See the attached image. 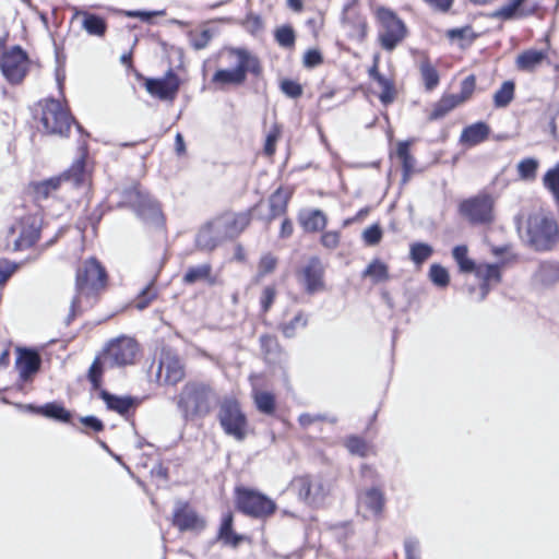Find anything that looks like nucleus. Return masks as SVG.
<instances>
[{
	"label": "nucleus",
	"instance_id": "54",
	"mask_svg": "<svg viewBox=\"0 0 559 559\" xmlns=\"http://www.w3.org/2000/svg\"><path fill=\"white\" fill-rule=\"evenodd\" d=\"M307 324V319L302 313H298L289 323L283 326V334L286 337H293L295 335L296 328H304Z\"/></svg>",
	"mask_w": 559,
	"mask_h": 559
},
{
	"label": "nucleus",
	"instance_id": "6",
	"mask_svg": "<svg viewBox=\"0 0 559 559\" xmlns=\"http://www.w3.org/2000/svg\"><path fill=\"white\" fill-rule=\"evenodd\" d=\"M43 219L37 214L23 216L10 226L5 236V249L21 251L32 247L39 238Z\"/></svg>",
	"mask_w": 559,
	"mask_h": 559
},
{
	"label": "nucleus",
	"instance_id": "61",
	"mask_svg": "<svg viewBox=\"0 0 559 559\" xmlns=\"http://www.w3.org/2000/svg\"><path fill=\"white\" fill-rule=\"evenodd\" d=\"M321 242L329 249H335L340 242V234L337 231H326L322 235Z\"/></svg>",
	"mask_w": 559,
	"mask_h": 559
},
{
	"label": "nucleus",
	"instance_id": "59",
	"mask_svg": "<svg viewBox=\"0 0 559 559\" xmlns=\"http://www.w3.org/2000/svg\"><path fill=\"white\" fill-rule=\"evenodd\" d=\"M16 265L7 260L0 261V285L5 283L9 277L15 272Z\"/></svg>",
	"mask_w": 559,
	"mask_h": 559
},
{
	"label": "nucleus",
	"instance_id": "17",
	"mask_svg": "<svg viewBox=\"0 0 559 559\" xmlns=\"http://www.w3.org/2000/svg\"><path fill=\"white\" fill-rule=\"evenodd\" d=\"M180 86V80L171 70L162 79H148L145 82L146 91L162 100H174Z\"/></svg>",
	"mask_w": 559,
	"mask_h": 559
},
{
	"label": "nucleus",
	"instance_id": "50",
	"mask_svg": "<svg viewBox=\"0 0 559 559\" xmlns=\"http://www.w3.org/2000/svg\"><path fill=\"white\" fill-rule=\"evenodd\" d=\"M382 239V229L378 224L366 228L362 233V240L368 246H376Z\"/></svg>",
	"mask_w": 559,
	"mask_h": 559
},
{
	"label": "nucleus",
	"instance_id": "27",
	"mask_svg": "<svg viewBox=\"0 0 559 559\" xmlns=\"http://www.w3.org/2000/svg\"><path fill=\"white\" fill-rule=\"evenodd\" d=\"M526 0H510L509 3L499 8L493 16L503 20L525 17L534 12V9L526 10L523 4Z\"/></svg>",
	"mask_w": 559,
	"mask_h": 559
},
{
	"label": "nucleus",
	"instance_id": "18",
	"mask_svg": "<svg viewBox=\"0 0 559 559\" xmlns=\"http://www.w3.org/2000/svg\"><path fill=\"white\" fill-rule=\"evenodd\" d=\"M173 524L180 531H201L205 527V521L183 501L175 503Z\"/></svg>",
	"mask_w": 559,
	"mask_h": 559
},
{
	"label": "nucleus",
	"instance_id": "37",
	"mask_svg": "<svg viewBox=\"0 0 559 559\" xmlns=\"http://www.w3.org/2000/svg\"><path fill=\"white\" fill-rule=\"evenodd\" d=\"M543 186L551 193L554 201L559 204V163L545 173Z\"/></svg>",
	"mask_w": 559,
	"mask_h": 559
},
{
	"label": "nucleus",
	"instance_id": "28",
	"mask_svg": "<svg viewBox=\"0 0 559 559\" xmlns=\"http://www.w3.org/2000/svg\"><path fill=\"white\" fill-rule=\"evenodd\" d=\"M100 395L107 407L120 415H126L130 412V409L135 407V400L132 397L117 396L106 391H103Z\"/></svg>",
	"mask_w": 559,
	"mask_h": 559
},
{
	"label": "nucleus",
	"instance_id": "33",
	"mask_svg": "<svg viewBox=\"0 0 559 559\" xmlns=\"http://www.w3.org/2000/svg\"><path fill=\"white\" fill-rule=\"evenodd\" d=\"M292 487L298 492L301 500L309 503L317 501L318 492L312 490V481L309 476L294 478Z\"/></svg>",
	"mask_w": 559,
	"mask_h": 559
},
{
	"label": "nucleus",
	"instance_id": "21",
	"mask_svg": "<svg viewBox=\"0 0 559 559\" xmlns=\"http://www.w3.org/2000/svg\"><path fill=\"white\" fill-rule=\"evenodd\" d=\"M474 274L481 282L480 300L485 299L490 290V286L498 284L501 280L500 266L498 264L479 263Z\"/></svg>",
	"mask_w": 559,
	"mask_h": 559
},
{
	"label": "nucleus",
	"instance_id": "56",
	"mask_svg": "<svg viewBox=\"0 0 559 559\" xmlns=\"http://www.w3.org/2000/svg\"><path fill=\"white\" fill-rule=\"evenodd\" d=\"M276 296V289L273 286H266L261 295L260 302L262 310L266 312L271 306L273 305V301Z\"/></svg>",
	"mask_w": 559,
	"mask_h": 559
},
{
	"label": "nucleus",
	"instance_id": "24",
	"mask_svg": "<svg viewBox=\"0 0 559 559\" xmlns=\"http://www.w3.org/2000/svg\"><path fill=\"white\" fill-rule=\"evenodd\" d=\"M223 241V237L216 236V228L209 222L203 225L195 237V245L201 250H213Z\"/></svg>",
	"mask_w": 559,
	"mask_h": 559
},
{
	"label": "nucleus",
	"instance_id": "23",
	"mask_svg": "<svg viewBox=\"0 0 559 559\" xmlns=\"http://www.w3.org/2000/svg\"><path fill=\"white\" fill-rule=\"evenodd\" d=\"M490 129L485 122H476L463 129L460 142L466 146H475L484 142L489 135Z\"/></svg>",
	"mask_w": 559,
	"mask_h": 559
},
{
	"label": "nucleus",
	"instance_id": "52",
	"mask_svg": "<svg viewBox=\"0 0 559 559\" xmlns=\"http://www.w3.org/2000/svg\"><path fill=\"white\" fill-rule=\"evenodd\" d=\"M281 136V128L277 124H274L269 131L265 140L264 152L266 155L271 156L274 154L276 148V142Z\"/></svg>",
	"mask_w": 559,
	"mask_h": 559
},
{
	"label": "nucleus",
	"instance_id": "16",
	"mask_svg": "<svg viewBox=\"0 0 559 559\" xmlns=\"http://www.w3.org/2000/svg\"><path fill=\"white\" fill-rule=\"evenodd\" d=\"M211 223L216 228V236L224 240L233 239L239 236L250 223L248 213L227 212L215 217Z\"/></svg>",
	"mask_w": 559,
	"mask_h": 559
},
{
	"label": "nucleus",
	"instance_id": "42",
	"mask_svg": "<svg viewBox=\"0 0 559 559\" xmlns=\"http://www.w3.org/2000/svg\"><path fill=\"white\" fill-rule=\"evenodd\" d=\"M39 413L48 418H52L59 421H69L71 414L58 403H48L39 408Z\"/></svg>",
	"mask_w": 559,
	"mask_h": 559
},
{
	"label": "nucleus",
	"instance_id": "30",
	"mask_svg": "<svg viewBox=\"0 0 559 559\" xmlns=\"http://www.w3.org/2000/svg\"><path fill=\"white\" fill-rule=\"evenodd\" d=\"M299 221L307 231H318L323 229L326 225V216L320 210H311L300 213Z\"/></svg>",
	"mask_w": 559,
	"mask_h": 559
},
{
	"label": "nucleus",
	"instance_id": "63",
	"mask_svg": "<svg viewBox=\"0 0 559 559\" xmlns=\"http://www.w3.org/2000/svg\"><path fill=\"white\" fill-rule=\"evenodd\" d=\"M81 423L84 426H86L88 428H92L95 431H100L104 428L103 423L98 418H96L95 416L82 417L81 418Z\"/></svg>",
	"mask_w": 559,
	"mask_h": 559
},
{
	"label": "nucleus",
	"instance_id": "10",
	"mask_svg": "<svg viewBox=\"0 0 559 559\" xmlns=\"http://www.w3.org/2000/svg\"><path fill=\"white\" fill-rule=\"evenodd\" d=\"M0 69L9 83L20 84L29 69L26 52L20 46L7 49L0 57Z\"/></svg>",
	"mask_w": 559,
	"mask_h": 559
},
{
	"label": "nucleus",
	"instance_id": "29",
	"mask_svg": "<svg viewBox=\"0 0 559 559\" xmlns=\"http://www.w3.org/2000/svg\"><path fill=\"white\" fill-rule=\"evenodd\" d=\"M384 504L382 492L377 488L366 490L359 496V507L366 508L370 513L378 514Z\"/></svg>",
	"mask_w": 559,
	"mask_h": 559
},
{
	"label": "nucleus",
	"instance_id": "58",
	"mask_svg": "<svg viewBox=\"0 0 559 559\" xmlns=\"http://www.w3.org/2000/svg\"><path fill=\"white\" fill-rule=\"evenodd\" d=\"M282 91L289 97L296 98L299 97L302 93L301 86L290 80H285L281 83Z\"/></svg>",
	"mask_w": 559,
	"mask_h": 559
},
{
	"label": "nucleus",
	"instance_id": "57",
	"mask_svg": "<svg viewBox=\"0 0 559 559\" xmlns=\"http://www.w3.org/2000/svg\"><path fill=\"white\" fill-rule=\"evenodd\" d=\"M406 559H420L419 542L415 538H407L404 543Z\"/></svg>",
	"mask_w": 559,
	"mask_h": 559
},
{
	"label": "nucleus",
	"instance_id": "3",
	"mask_svg": "<svg viewBox=\"0 0 559 559\" xmlns=\"http://www.w3.org/2000/svg\"><path fill=\"white\" fill-rule=\"evenodd\" d=\"M227 56L231 67L218 69L212 78V83L218 88H224L227 85L238 86L243 84L248 72L255 75L261 73L259 59L248 50L230 48L227 50Z\"/></svg>",
	"mask_w": 559,
	"mask_h": 559
},
{
	"label": "nucleus",
	"instance_id": "35",
	"mask_svg": "<svg viewBox=\"0 0 559 559\" xmlns=\"http://www.w3.org/2000/svg\"><path fill=\"white\" fill-rule=\"evenodd\" d=\"M468 249L466 246H456L453 248L452 255L459 265V269L463 273H474L477 267V263L468 258Z\"/></svg>",
	"mask_w": 559,
	"mask_h": 559
},
{
	"label": "nucleus",
	"instance_id": "44",
	"mask_svg": "<svg viewBox=\"0 0 559 559\" xmlns=\"http://www.w3.org/2000/svg\"><path fill=\"white\" fill-rule=\"evenodd\" d=\"M514 96V84L510 81L504 82L495 93L493 102L496 107H506Z\"/></svg>",
	"mask_w": 559,
	"mask_h": 559
},
{
	"label": "nucleus",
	"instance_id": "32",
	"mask_svg": "<svg viewBox=\"0 0 559 559\" xmlns=\"http://www.w3.org/2000/svg\"><path fill=\"white\" fill-rule=\"evenodd\" d=\"M191 47L201 50L207 47L214 36L212 28L201 25L198 29H191L187 33Z\"/></svg>",
	"mask_w": 559,
	"mask_h": 559
},
{
	"label": "nucleus",
	"instance_id": "51",
	"mask_svg": "<svg viewBox=\"0 0 559 559\" xmlns=\"http://www.w3.org/2000/svg\"><path fill=\"white\" fill-rule=\"evenodd\" d=\"M277 264V259L271 253L264 254L259 262V270L257 277H263L266 274L272 273Z\"/></svg>",
	"mask_w": 559,
	"mask_h": 559
},
{
	"label": "nucleus",
	"instance_id": "4",
	"mask_svg": "<svg viewBox=\"0 0 559 559\" xmlns=\"http://www.w3.org/2000/svg\"><path fill=\"white\" fill-rule=\"evenodd\" d=\"M216 395L206 384L188 382L181 389L176 403L186 421L207 416L215 403Z\"/></svg>",
	"mask_w": 559,
	"mask_h": 559
},
{
	"label": "nucleus",
	"instance_id": "13",
	"mask_svg": "<svg viewBox=\"0 0 559 559\" xmlns=\"http://www.w3.org/2000/svg\"><path fill=\"white\" fill-rule=\"evenodd\" d=\"M88 175L85 169L84 157H80L73 163L71 168L58 178H51L44 182H40L36 187V193L47 198L51 191L57 190L62 181H69L73 186H82L87 182Z\"/></svg>",
	"mask_w": 559,
	"mask_h": 559
},
{
	"label": "nucleus",
	"instance_id": "36",
	"mask_svg": "<svg viewBox=\"0 0 559 559\" xmlns=\"http://www.w3.org/2000/svg\"><path fill=\"white\" fill-rule=\"evenodd\" d=\"M364 277H369L373 283L389 280V267L382 261L374 259L362 272Z\"/></svg>",
	"mask_w": 559,
	"mask_h": 559
},
{
	"label": "nucleus",
	"instance_id": "31",
	"mask_svg": "<svg viewBox=\"0 0 559 559\" xmlns=\"http://www.w3.org/2000/svg\"><path fill=\"white\" fill-rule=\"evenodd\" d=\"M349 21H355V23H353L352 28L349 31V36L355 39L362 40L367 35L366 19L364 16H360L353 10L346 9L345 15L343 17V22L345 25H348Z\"/></svg>",
	"mask_w": 559,
	"mask_h": 559
},
{
	"label": "nucleus",
	"instance_id": "38",
	"mask_svg": "<svg viewBox=\"0 0 559 559\" xmlns=\"http://www.w3.org/2000/svg\"><path fill=\"white\" fill-rule=\"evenodd\" d=\"M539 160L534 157H527L520 160L516 165L520 179L533 181L536 178Z\"/></svg>",
	"mask_w": 559,
	"mask_h": 559
},
{
	"label": "nucleus",
	"instance_id": "53",
	"mask_svg": "<svg viewBox=\"0 0 559 559\" xmlns=\"http://www.w3.org/2000/svg\"><path fill=\"white\" fill-rule=\"evenodd\" d=\"M474 90H475V78H474V75H469L462 81L461 92H460V94L454 95V97L460 99V104H462L471 97Z\"/></svg>",
	"mask_w": 559,
	"mask_h": 559
},
{
	"label": "nucleus",
	"instance_id": "43",
	"mask_svg": "<svg viewBox=\"0 0 559 559\" xmlns=\"http://www.w3.org/2000/svg\"><path fill=\"white\" fill-rule=\"evenodd\" d=\"M211 271L212 267L207 263L189 267L183 276V282L187 284H193L199 281L207 280Z\"/></svg>",
	"mask_w": 559,
	"mask_h": 559
},
{
	"label": "nucleus",
	"instance_id": "11",
	"mask_svg": "<svg viewBox=\"0 0 559 559\" xmlns=\"http://www.w3.org/2000/svg\"><path fill=\"white\" fill-rule=\"evenodd\" d=\"M218 419L225 433L237 440L246 436L247 419L239 404L233 399H225L219 407Z\"/></svg>",
	"mask_w": 559,
	"mask_h": 559
},
{
	"label": "nucleus",
	"instance_id": "12",
	"mask_svg": "<svg viewBox=\"0 0 559 559\" xmlns=\"http://www.w3.org/2000/svg\"><path fill=\"white\" fill-rule=\"evenodd\" d=\"M41 122L47 132L64 135L70 129L71 117L60 102L48 99L43 108Z\"/></svg>",
	"mask_w": 559,
	"mask_h": 559
},
{
	"label": "nucleus",
	"instance_id": "2",
	"mask_svg": "<svg viewBox=\"0 0 559 559\" xmlns=\"http://www.w3.org/2000/svg\"><path fill=\"white\" fill-rule=\"evenodd\" d=\"M139 347L136 342L127 336L111 341L102 357H97L88 371V379L94 388L100 385L104 369L134 364Z\"/></svg>",
	"mask_w": 559,
	"mask_h": 559
},
{
	"label": "nucleus",
	"instance_id": "41",
	"mask_svg": "<svg viewBox=\"0 0 559 559\" xmlns=\"http://www.w3.org/2000/svg\"><path fill=\"white\" fill-rule=\"evenodd\" d=\"M421 79L427 91H432L439 84V73L428 61L424 60L419 67Z\"/></svg>",
	"mask_w": 559,
	"mask_h": 559
},
{
	"label": "nucleus",
	"instance_id": "48",
	"mask_svg": "<svg viewBox=\"0 0 559 559\" xmlns=\"http://www.w3.org/2000/svg\"><path fill=\"white\" fill-rule=\"evenodd\" d=\"M346 448L352 454L366 456L370 452V447L358 437H350L346 442Z\"/></svg>",
	"mask_w": 559,
	"mask_h": 559
},
{
	"label": "nucleus",
	"instance_id": "47",
	"mask_svg": "<svg viewBox=\"0 0 559 559\" xmlns=\"http://www.w3.org/2000/svg\"><path fill=\"white\" fill-rule=\"evenodd\" d=\"M429 277L431 282L439 287H445L449 284V273L439 264H432L430 266Z\"/></svg>",
	"mask_w": 559,
	"mask_h": 559
},
{
	"label": "nucleus",
	"instance_id": "40",
	"mask_svg": "<svg viewBox=\"0 0 559 559\" xmlns=\"http://www.w3.org/2000/svg\"><path fill=\"white\" fill-rule=\"evenodd\" d=\"M433 253L430 245L425 242H413L409 246V258L416 265H421Z\"/></svg>",
	"mask_w": 559,
	"mask_h": 559
},
{
	"label": "nucleus",
	"instance_id": "45",
	"mask_svg": "<svg viewBox=\"0 0 559 559\" xmlns=\"http://www.w3.org/2000/svg\"><path fill=\"white\" fill-rule=\"evenodd\" d=\"M254 402L258 409L264 414H272L275 408V400L273 394L265 391L254 392Z\"/></svg>",
	"mask_w": 559,
	"mask_h": 559
},
{
	"label": "nucleus",
	"instance_id": "55",
	"mask_svg": "<svg viewBox=\"0 0 559 559\" xmlns=\"http://www.w3.org/2000/svg\"><path fill=\"white\" fill-rule=\"evenodd\" d=\"M152 283L142 290L141 295L138 297L135 302V307L140 310L146 308L148 304L156 297V293L152 288Z\"/></svg>",
	"mask_w": 559,
	"mask_h": 559
},
{
	"label": "nucleus",
	"instance_id": "9",
	"mask_svg": "<svg viewBox=\"0 0 559 559\" xmlns=\"http://www.w3.org/2000/svg\"><path fill=\"white\" fill-rule=\"evenodd\" d=\"M237 506L245 514L259 519L270 516L276 510L271 498L247 488L237 490Z\"/></svg>",
	"mask_w": 559,
	"mask_h": 559
},
{
	"label": "nucleus",
	"instance_id": "49",
	"mask_svg": "<svg viewBox=\"0 0 559 559\" xmlns=\"http://www.w3.org/2000/svg\"><path fill=\"white\" fill-rule=\"evenodd\" d=\"M260 344L263 353L269 359L275 358L278 353L280 346L277 340L271 335H262L260 337Z\"/></svg>",
	"mask_w": 559,
	"mask_h": 559
},
{
	"label": "nucleus",
	"instance_id": "39",
	"mask_svg": "<svg viewBox=\"0 0 559 559\" xmlns=\"http://www.w3.org/2000/svg\"><path fill=\"white\" fill-rule=\"evenodd\" d=\"M459 105L460 99L454 97V95L444 96L435 105L429 118L431 120L440 119Z\"/></svg>",
	"mask_w": 559,
	"mask_h": 559
},
{
	"label": "nucleus",
	"instance_id": "22",
	"mask_svg": "<svg viewBox=\"0 0 559 559\" xmlns=\"http://www.w3.org/2000/svg\"><path fill=\"white\" fill-rule=\"evenodd\" d=\"M82 17V28L91 36L103 37L107 29L106 21L93 13L74 10V17Z\"/></svg>",
	"mask_w": 559,
	"mask_h": 559
},
{
	"label": "nucleus",
	"instance_id": "62",
	"mask_svg": "<svg viewBox=\"0 0 559 559\" xmlns=\"http://www.w3.org/2000/svg\"><path fill=\"white\" fill-rule=\"evenodd\" d=\"M379 98H380L381 103L384 105L392 103L395 98L394 85L391 84L389 86H384V88H382L379 94Z\"/></svg>",
	"mask_w": 559,
	"mask_h": 559
},
{
	"label": "nucleus",
	"instance_id": "26",
	"mask_svg": "<svg viewBox=\"0 0 559 559\" xmlns=\"http://www.w3.org/2000/svg\"><path fill=\"white\" fill-rule=\"evenodd\" d=\"M546 58V50L528 49L518 56L516 66L522 71H534Z\"/></svg>",
	"mask_w": 559,
	"mask_h": 559
},
{
	"label": "nucleus",
	"instance_id": "60",
	"mask_svg": "<svg viewBox=\"0 0 559 559\" xmlns=\"http://www.w3.org/2000/svg\"><path fill=\"white\" fill-rule=\"evenodd\" d=\"M322 62V56L320 51L316 49L308 50L304 56V64L308 68H313Z\"/></svg>",
	"mask_w": 559,
	"mask_h": 559
},
{
	"label": "nucleus",
	"instance_id": "15",
	"mask_svg": "<svg viewBox=\"0 0 559 559\" xmlns=\"http://www.w3.org/2000/svg\"><path fill=\"white\" fill-rule=\"evenodd\" d=\"M495 200L489 194H479L461 204L462 213L476 224L490 223L493 219Z\"/></svg>",
	"mask_w": 559,
	"mask_h": 559
},
{
	"label": "nucleus",
	"instance_id": "1",
	"mask_svg": "<svg viewBox=\"0 0 559 559\" xmlns=\"http://www.w3.org/2000/svg\"><path fill=\"white\" fill-rule=\"evenodd\" d=\"M107 274L100 263L91 258L84 261L76 270L75 295L72 298L70 314L67 323L93 306L97 295L105 288Z\"/></svg>",
	"mask_w": 559,
	"mask_h": 559
},
{
	"label": "nucleus",
	"instance_id": "20",
	"mask_svg": "<svg viewBox=\"0 0 559 559\" xmlns=\"http://www.w3.org/2000/svg\"><path fill=\"white\" fill-rule=\"evenodd\" d=\"M41 359L35 350L17 348L15 368L23 381H28L39 370Z\"/></svg>",
	"mask_w": 559,
	"mask_h": 559
},
{
	"label": "nucleus",
	"instance_id": "14",
	"mask_svg": "<svg viewBox=\"0 0 559 559\" xmlns=\"http://www.w3.org/2000/svg\"><path fill=\"white\" fill-rule=\"evenodd\" d=\"M298 282L309 295L325 290L324 266L319 258H311L297 273Z\"/></svg>",
	"mask_w": 559,
	"mask_h": 559
},
{
	"label": "nucleus",
	"instance_id": "34",
	"mask_svg": "<svg viewBox=\"0 0 559 559\" xmlns=\"http://www.w3.org/2000/svg\"><path fill=\"white\" fill-rule=\"evenodd\" d=\"M218 538L225 545H229L233 547H236L242 539L241 535H238L233 531V515L230 513L225 514L223 518L219 527Z\"/></svg>",
	"mask_w": 559,
	"mask_h": 559
},
{
	"label": "nucleus",
	"instance_id": "19",
	"mask_svg": "<svg viewBox=\"0 0 559 559\" xmlns=\"http://www.w3.org/2000/svg\"><path fill=\"white\" fill-rule=\"evenodd\" d=\"M185 377L180 358L171 350L164 349L159 360L158 378L168 384H177Z\"/></svg>",
	"mask_w": 559,
	"mask_h": 559
},
{
	"label": "nucleus",
	"instance_id": "64",
	"mask_svg": "<svg viewBox=\"0 0 559 559\" xmlns=\"http://www.w3.org/2000/svg\"><path fill=\"white\" fill-rule=\"evenodd\" d=\"M164 14L163 11H154V12H146V11H128L127 16L130 17H140L142 21H150L152 16L155 15H162Z\"/></svg>",
	"mask_w": 559,
	"mask_h": 559
},
{
	"label": "nucleus",
	"instance_id": "8",
	"mask_svg": "<svg viewBox=\"0 0 559 559\" xmlns=\"http://www.w3.org/2000/svg\"><path fill=\"white\" fill-rule=\"evenodd\" d=\"M123 203L130 205L143 221L152 224L162 223L158 203L143 192L139 185H132L123 191Z\"/></svg>",
	"mask_w": 559,
	"mask_h": 559
},
{
	"label": "nucleus",
	"instance_id": "46",
	"mask_svg": "<svg viewBox=\"0 0 559 559\" xmlns=\"http://www.w3.org/2000/svg\"><path fill=\"white\" fill-rule=\"evenodd\" d=\"M275 39L282 47H293L295 44V32L290 26H281L275 31Z\"/></svg>",
	"mask_w": 559,
	"mask_h": 559
},
{
	"label": "nucleus",
	"instance_id": "5",
	"mask_svg": "<svg viewBox=\"0 0 559 559\" xmlns=\"http://www.w3.org/2000/svg\"><path fill=\"white\" fill-rule=\"evenodd\" d=\"M516 225L522 240L534 250H549L557 242V224L543 214L531 215L524 225L518 219Z\"/></svg>",
	"mask_w": 559,
	"mask_h": 559
},
{
	"label": "nucleus",
	"instance_id": "25",
	"mask_svg": "<svg viewBox=\"0 0 559 559\" xmlns=\"http://www.w3.org/2000/svg\"><path fill=\"white\" fill-rule=\"evenodd\" d=\"M292 192L288 189L278 188L269 199L270 214L267 223L285 214Z\"/></svg>",
	"mask_w": 559,
	"mask_h": 559
},
{
	"label": "nucleus",
	"instance_id": "7",
	"mask_svg": "<svg viewBox=\"0 0 559 559\" xmlns=\"http://www.w3.org/2000/svg\"><path fill=\"white\" fill-rule=\"evenodd\" d=\"M374 15L380 24L379 40L385 50H393L406 36V26L396 14L384 7L374 9Z\"/></svg>",
	"mask_w": 559,
	"mask_h": 559
}]
</instances>
